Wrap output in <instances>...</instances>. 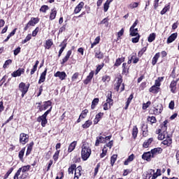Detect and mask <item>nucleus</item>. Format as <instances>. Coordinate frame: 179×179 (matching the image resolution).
Segmentation results:
<instances>
[{
    "label": "nucleus",
    "mask_w": 179,
    "mask_h": 179,
    "mask_svg": "<svg viewBox=\"0 0 179 179\" xmlns=\"http://www.w3.org/2000/svg\"><path fill=\"white\" fill-rule=\"evenodd\" d=\"M17 30V28L14 29L10 33V34H8V36H7V38L4 40L5 43H6V41H9V38H10L13 36H15L16 31Z\"/></svg>",
    "instance_id": "obj_31"
},
{
    "label": "nucleus",
    "mask_w": 179,
    "mask_h": 179,
    "mask_svg": "<svg viewBox=\"0 0 179 179\" xmlns=\"http://www.w3.org/2000/svg\"><path fill=\"white\" fill-rule=\"evenodd\" d=\"M92 155V149L87 143H84L82 145L81 157L83 160L86 161Z\"/></svg>",
    "instance_id": "obj_1"
},
{
    "label": "nucleus",
    "mask_w": 179,
    "mask_h": 179,
    "mask_svg": "<svg viewBox=\"0 0 179 179\" xmlns=\"http://www.w3.org/2000/svg\"><path fill=\"white\" fill-rule=\"evenodd\" d=\"M96 58H98V59H103L104 57V55L101 52H96L95 53Z\"/></svg>",
    "instance_id": "obj_44"
},
{
    "label": "nucleus",
    "mask_w": 179,
    "mask_h": 179,
    "mask_svg": "<svg viewBox=\"0 0 179 179\" xmlns=\"http://www.w3.org/2000/svg\"><path fill=\"white\" fill-rule=\"evenodd\" d=\"M148 174H152V177L151 179H156L157 177H159V175H157L156 173V172H155V170H153V169L148 170Z\"/></svg>",
    "instance_id": "obj_34"
},
{
    "label": "nucleus",
    "mask_w": 179,
    "mask_h": 179,
    "mask_svg": "<svg viewBox=\"0 0 179 179\" xmlns=\"http://www.w3.org/2000/svg\"><path fill=\"white\" fill-rule=\"evenodd\" d=\"M82 166H78L75 169L74 179H79V177L82 176Z\"/></svg>",
    "instance_id": "obj_9"
},
{
    "label": "nucleus",
    "mask_w": 179,
    "mask_h": 179,
    "mask_svg": "<svg viewBox=\"0 0 179 179\" xmlns=\"http://www.w3.org/2000/svg\"><path fill=\"white\" fill-rule=\"evenodd\" d=\"M100 43V36H97L94 41L93 42V43H92L91 45V48H93V47H94V45H97V44H99Z\"/></svg>",
    "instance_id": "obj_43"
},
{
    "label": "nucleus",
    "mask_w": 179,
    "mask_h": 179,
    "mask_svg": "<svg viewBox=\"0 0 179 179\" xmlns=\"http://www.w3.org/2000/svg\"><path fill=\"white\" fill-rule=\"evenodd\" d=\"M151 155H152V157H156L157 155H160L162 152H163V149L162 148H156L152 150H151Z\"/></svg>",
    "instance_id": "obj_8"
},
{
    "label": "nucleus",
    "mask_w": 179,
    "mask_h": 179,
    "mask_svg": "<svg viewBox=\"0 0 179 179\" xmlns=\"http://www.w3.org/2000/svg\"><path fill=\"white\" fill-rule=\"evenodd\" d=\"M20 142L22 143V145H26L29 142V135L21 133L20 134Z\"/></svg>",
    "instance_id": "obj_4"
},
{
    "label": "nucleus",
    "mask_w": 179,
    "mask_h": 179,
    "mask_svg": "<svg viewBox=\"0 0 179 179\" xmlns=\"http://www.w3.org/2000/svg\"><path fill=\"white\" fill-rule=\"evenodd\" d=\"M38 122H41L42 127H45L47 124V117L39 116L37 119Z\"/></svg>",
    "instance_id": "obj_12"
},
{
    "label": "nucleus",
    "mask_w": 179,
    "mask_h": 179,
    "mask_svg": "<svg viewBox=\"0 0 179 179\" xmlns=\"http://www.w3.org/2000/svg\"><path fill=\"white\" fill-rule=\"evenodd\" d=\"M59 157V150H57L53 155V159L57 162L58 160V157Z\"/></svg>",
    "instance_id": "obj_55"
},
{
    "label": "nucleus",
    "mask_w": 179,
    "mask_h": 179,
    "mask_svg": "<svg viewBox=\"0 0 179 179\" xmlns=\"http://www.w3.org/2000/svg\"><path fill=\"white\" fill-rule=\"evenodd\" d=\"M163 77H159L156 80H155V85L154 86H156L157 87H160V82H162L163 80Z\"/></svg>",
    "instance_id": "obj_36"
},
{
    "label": "nucleus",
    "mask_w": 179,
    "mask_h": 179,
    "mask_svg": "<svg viewBox=\"0 0 179 179\" xmlns=\"http://www.w3.org/2000/svg\"><path fill=\"white\" fill-rule=\"evenodd\" d=\"M152 142H153V138H148L143 143V148H145V149H147V148H149V146L152 145Z\"/></svg>",
    "instance_id": "obj_14"
},
{
    "label": "nucleus",
    "mask_w": 179,
    "mask_h": 179,
    "mask_svg": "<svg viewBox=\"0 0 179 179\" xmlns=\"http://www.w3.org/2000/svg\"><path fill=\"white\" fill-rule=\"evenodd\" d=\"M72 55V50H69L65 56V57L62 59V65H64L65 62L69 59V57Z\"/></svg>",
    "instance_id": "obj_17"
},
{
    "label": "nucleus",
    "mask_w": 179,
    "mask_h": 179,
    "mask_svg": "<svg viewBox=\"0 0 179 179\" xmlns=\"http://www.w3.org/2000/svg\"><path fill=\"white\" fill-rule=\"evenodd\" d=\"M176 86L177 80H173L170 85L171 92H172V93H175L176 89H177Z\"/></svg>",
    "instance_id": "obj_21"
},
{
    "label": "nucleus",
    "mask_w": 179,
    "mask_h": 179,
    "mask_svg": "<svg viewBox=\"0 0 179 179\" xmlns=\"http://www.w3.org/2000/svg\"><path fill=\"white\" fill-rule=\"evenodd\" d=\"M38 64H40V62H38V60H37L36 62V64H34L33 69L31 70V75H34V72H36V71H37V66H38Z\"/></svg>",
    "instance_id": "obj_38"
},
{
    "label": "nucleus",
    "mask_w": 179,
    "mask_h": 179,
    "mask_svg": "<svg viewBox=\"0 0 179 179\" xmlns=\"http://www.w3.org/2000/svg\"><path fill=\"white\" fill-rule=\"evenodd\" d=\"M159 89H160V87L153 85L149 89V92H150V93H154V94L159 93Z\"/></svg>",
    "instance_id": "obj_26"
},
{
    "label": "nucleus",
    "mask_w": 179,
    "mask_h": 179,
    "mask_svg": "<svg viewBox=\"0 0 179 179\" xmlns=\"http://www.w3.org/2000/svg\"><path fill=\"white\" fill-rule=\"evenodd\" d=\"M110 107H111V105L108 104V103H105L103 104V110H105V111H107V110H109Z\"/></svg>",
    "instance_id": "obj_63"
},
{
    "label": "nucleus",
    "mask_w": 179,
    "mask_h": 179,
    "mask_svg": "<svg viewBox=\"0 0 179 179\" xmlns=\"http://www.w3.org/2000/svg\"><path fill=\"white\" fill-rule=\"evenodd\" d=\"M177 33L172 34L167 39V43L170 44L171 43H173L177 38Z\"/></svg>",
    "instance_id": "obj_18"
},
{
    "label": "nucleus",
    "mask_w": 179,
    "mask_h": 179,
    "mask_svg": "<svg viewBox=\"0 0 179 179\" xmlns=\"http://www.w3.org/2000/svg\"><path fill=\"white\" fill-rule=\"evenodd\" d=\"M167 131H165V132H162L158 135V139L159 141H163V139H166L167 138Z\"/></svg>",
    "instance_id": "obj_28"
},
{
    "label": "nucleus",
    "mask_w": 179,
    "mask_h": 179,
    "mask_svg": "<svg viewBox=\"0 0 179 179\" xmlns=\"http://www.w3.org/2000/svg\"><path fill=\"white\" fill-rule=\"evenodd\" d=\"M87 113H89V110L87 109L83 110L81 114L80 115V118H85L86 115H87Z\"/></svg>",
    "instance_id": "obj_48"
},
{
    "label": "nucleus",
    "mask_w": 179,
    "mask_h": 179,
    "mask_svg": "<svg viewBox=\"0 0 179 179\" xmlns=\"http://www.w3.org/2000/svg\"><path fill=\"white\" fill-rule=\"evenodd\" d=\"M132 99H134V94H131L129 96L127 101L126 102L124 110H128V107H129V104H131V101H132Z\"/></svg>",
    "instance_id": "obj_24"
},
{
    "label": "nucleus",
    "mask_w": 179,
    "mask_h": 179,
    "mask_svg": "<svg viewBox=\"0 0 179 179\" xmlns=\"http://www.w3.org/2000/svg\"><path fill=\"white\" fill-rule=\"evenodd\" d=\"M134 160V154H131L124 162V166H128L129 163Z\"/></svg>",
    "instance_id": "obj_40"
},
{
    "label": "nucleus",
    "mask_w": 179,
    "mask_h": 179,
    "mask_svg": "<svg viewBox=\"0 0 179 179\" xmlns=\"http://www.w3.org/2000/svg\"><path fill=\"white\" fill-rule=\"evenodd\" d=\"M124 57L118 58L115 63V66H120L121 64L124 62Z\"/></svg>",
    "instance_id": "obj_33"
},
{
    "label": "nucleus",
    "mask_w": 179,
    "mask_h": 179,
    "mask_svg": "<svg viewBox=\"0 0 179 179\" xmlns=\"http://www.w3.org/2000/svg\"><path fill=\"white\" fill-rule=\"evenodd\" d=\"M117 155H113L110 158V164L111 166H114V163L117 161Z\"/></svg>",
    "instance_id": "obj_49"
},
{
    "label": "nucleus",
    "mask_w": 179,
    "mask_h": 179,
    "mask_svg": "<svg viewBox=\"0 0 179 179\" xmlns=\"http://www.w3.org/2000/svg\"><path fill=\"white\" fill-rule=\"evenodd\" d=\"M148 121L149 122H151V124H156V117H155V116H149L148 117Z\"/></svg>",
    "instance_id": "obj_45"
},
{
    "label": "nucleus",
    "mask_w": 179,
    "mask_h": 179,
    "mask_svg": "<svg viewBox=\"0 0 179 179\" xmlns=\"http://www.w3.org/2000/svg\"><path fill=\"white\" fill-rule=\"evenodd\" d=\"M159 58H160V53L158 52L157 53L154 57L152 58V65H156V64L157 63V60L159 59Z\"/></svg>",
    "instance_id": "obj_29"
},
{
    "label": "nucleus",
    "mask_w": 179,
    "mask_h": 179,
    "mask_svg": "<svg viewBox=\"0 0 179 179\" xmlns=\"http://www.w3.org/2000/svg\"><path fill=\"white\" fill-rule=\"evenodd\" d=\"M19 90L22 92V97H24V94L27 93V90H29V87L26 86L24 83H20L19 85Z\"/></svg>",
    "instance_id": "obj_3"
},
{
    "label": "nucleus",
    "mask_w": 179,
    "mask_h": 179,
    "mask_svg": "<svg viewBox=\"0 0 179 179\" xmlns=\"http://www.w3.org/2000/svg\"><path fill=\"white\" fill-rule=\"evenodd\" d=\"M93 76H94V71H91L87 76V78L90 80H92V79H93Z\"/></svg>",
    "instance_id": "obj_62"
},
{
    "label": "nucleus",
    "mask_w": 179,
    "mask_h": 179,
    "mask_svg": "<svg viewBox=\"0 0 179 179\" xmlns=\"http://www.w3.org/2000/svg\"><path fill=\"white\" fill-rule=\"evenodd\" d=\"M85 6V3L80 2L75 8L74 13H79L83 8V6Z\"/></svg>",
    "instance_id": "obj_15"
},
{
    "label": "nucleus",
    "mask_w": 179,
    "mask_h": 179,
    "mask_svg": "<svg viewBox=\"0 0 179 179\" xmlns=\"http://www.w3.org/2000/svg\"><path fill=\"white\" fill-rule=\"evenodd\" d=\"M155 38H156V34L155 33L150 34V36H148V42L152 43V41H155Z\"/></svg>",
    "instance_id": "obj_35"
},
{
    "label": "nucleus",
    "mask_w": 179,
    "mask_h": 179,
    "mask_svg": "<svg viewBox=\"0 0 179 179\" xmlns=\"http://www.w3.org/2000/svg\"><path fill=\"white\" fill-rule=\"evenodd\" d=\"M169 123V121L165 120L164 122V124L162 125V127H161V129H159L156 131V134H158L159 135H160V134H162L163 132H166V131H167V124Z\"/></svg>",
    "instance_id": "obj_5"
},
{
    "label": "nucleus",
    "mask_w": 179,
    "mask_h": 179,
    "mask_svg": "<svg viewBox=\"0 0 179 179\" xmlns=\"http://www.w3.org/2000/svg\"><path fill=\"white\" fill-rule=\"evenodd\" d=\"M76 169V164H72L68 169L69 174H73V171Z\"/></svg>",
    "instance_id": "obj_41"
},
{
    "label": "nucleus",
    "mask_w": 179,
    "mask_h": 179,
    "mask_svg": "<svg viewBox=\"0 0 179 179\" xmlns=\"http://www.w3.org/2000/svg\"><path fill=\"white\" fill-rule=\"evenodd\" d=\"M100 143H106V138L103 136L96 137V141L95 143V146H99Z\"/></svg>",
    "instance_id": "obj_13"
},
{
    "label": "nucleus",
    "mask_w": 179,
    "mask_h": 179,
    "mask_svg": "<svg viewBox=\"0 0 179 179\" xmlns=\"http://www.w3.org/2000/svg\"><path fill=\"white\" fill-rule=\"evenodd\" d=\"M99 24H105L106 27H108V18H104L102 20Z\"/></svg>",
    "instance_id": "obj_50"
},
{
    "label": "nucleus",
    "mask_w": 179,
    "mask_h": 179,
    "mask_svg": "<svg viewBox=\"0 0 179 179\" xmlns=\"http://www.w3.org/2000/svg\"><path fill=\"white\" fill-rule=\"evenodd\" d=\"M132 136L134 139L138 136V127H136V126H134L133 128Z\"/></svg>",
    "instance_id": "obj_37"
},
{
    "label": "nucleus",
    "mask_w": 179,
    "mask_h": 179,
    "mask_svg": "<svg viewBox=\"0 0 179 179\" xmlns=\"http://www.w3.org/2000/svg\"><path fill=\"white\" fill-rule=\"evenodd\" d=\"M130 35L132 36V37L135 36H139V34H138V28L133 29L131 30L130 28Z\"/></svg>",
    "instance_id": "obj_39"
},
{
    "label": "nucleus",
    "mask_w": 179,
    "mask_h": 179,
    "mask_svg": "<svg viewBox=\"0 0 179 179\" xmlns=\"http://www.w3.org/2000/svg\"><path fill=\"white\" fill-rule=\"evenodd\" d=\"M30 40H31V34H28L22 43V44H26V43H27V41H30Z\"/></svg>",
    "instance_id": "obj_52"
},
{
    "label": "nucleus",
    "mask_w": 179,
    "mask_h": 179,
    "mask_svg": "<svg viewBox=\"0 0 179 179\" xmlns=\"http://www.w3.org/2000/svg\"><path fill=\"white\" fill-rule=\"evenodd\" d=\"M38 22V18L32 17L31 20L28 22V24H29V26H34L35 24H37Z\"/></svg>",
    "instance_id": "obj_32"
},
{
    "label": "nucleus",
    "mask_w": 179,
    "mask_h": 179,
    "mask_svg": "<svg viewBox=\"0 0 179 179\" xmlns=\"http://www.w3.org/2000/svg\"><path fill=\"white\" fill-rule=\"evenodd\" d=\"M30 170V165H27V166H24L21 168H20L17 171H20V173H26L27 171H29Z\"/></svg>",
    "instance_id": "obj_23"
},
{
    "label": "nucleus",
    "mask_w": 179,
    "mask_h": 179,
    "mask_svg": "<svg viewBox=\"0 0 179 179\" xmlns=\"http://www.w3.org/2000/svg\"><path fill=\"white\" fill-rule=\"evenodd\" d=\"M10 64H12L11 59L6 60L3 66V68H8V65H10Z\"/></svg>",
    "instance_id": "obj_59"
},
{
    "label": "nucleus",
    "mask_w": 179,
    "mask_h": 179,
    "mask_svg": "<svg viewBox=\"0 0 179 179\" xmlns=\"http://www.w3.org/2000/svg\"><path fill=\"white\" fill-rule=\"evenodd\" d=\"M152 104V102L148 101L145 103L143 104V110H146V108H148V107Z\"/></svg>",
    "instance_id": "obj_58"
},
{
    "label": "nucleus",
    "mask_w": 179,
    "mask_h": 179,
    "mask_svg": "<svg viewBox=\"0 0 179 179\" xmlns=\"http://www.w3.org/2000/svg\"><path fill=\"white\" fill-rule=\"evenodd\" d=\"M99 98H95L94 99V100L92 101V106H91V108L92 110H94V108H96V106H97V104H99Z\"/></svg>",
    "instance_id": "obj_30"
},
{
    "label": "nucleus",
    "mask_w": 179,
    "mask_h": 179,
    "mask_svg": "<svg viewBox=\"0 0 179 179\" xmlns=\"http://www.w3.org/2000/svg\"><path fill=\"white\" fill-rule=\"evenodd\" d=\"M106 103L109 104V106H113V100L111 99V94L108 98L106 99Z\"/></svg>",
    "instance_id": "obj_64"
},
{
    "label": "nucleus",
    "mask_w": 179,
    "mask_h": 179,
    "mask_svg": "<svg viewBox=\"0 0 179 179\" xmlns=\"http://www.w3.org/2000/svg\"><path fill=\"white\" fill-rule=\"evenodd\" d=\"M18 156H19L20 160H23V156H24V149H22L19 152V155Z\"/></svg>",
    "instance_id": "obj_57"
},
{
    "label": "nucleus",
    "mask_w": 179,
    "mask_h": 179,
    "mask_svg": "<svg viewBox=\"0 0 179 179\" xmlns=\"http://www.w3.org/2000/svg\"><path fill=\"white\" fill-rule=\"evenodd\" d=\"M49 8L48 6H42L40 8L41 12H43V13H45L47 10H48Z\"/></svg>",
    "instance_id": "obj_54"
},
{
    "label": "nucleus",
    "mask_w": 179,
    "mask_h": 179,
    "mask_svg": "<svg viewBox=\"0 0 179 179\" xmlns=\"http://www.w3.org/2000/svg\"><path fill=\"white\" fill-rule=\"evenodd\" d=\"M12 171H13V168H10L8 172L6 173V174L4 176V179H6L9 177V176H10V174L12 173Z\"/></svg>",
    "instance_id": "obj_56"
},
{
    "label": "nucleus",
    "mask_w": 179,
    "mask_h": 179,
    "mask_svg": "<svg viewBox=\"0 0 179 179\" xmlns=\"http://www.w3.org/2000/svg\"><path fill=\"white\" fill-rule=\"evenodd\" d=\"M92 124H93V122L90 120H87L85 122L84 124H83V128H84L85 129L89 128L90 127V125H92Z\"/></svg>",
    "instance_id": "obj_42"
},
{
    "label": "nucleus",
    "mask_w": 179,
    "mask_h": 179,
    "mask_svg": "<svg viewBox=\"0 0 179 179\" xmlns=\"http://www.w3.org/2000/svg\"><path fill=\"white\" fill-rule=\"evenodd\" d=\"M138 5L139 3L134 2L129 4V8H130V9H134V8H138Z\"/></svg>",
    "instance_id": "obj_53"
},
{
    "label": "nucleus",
    "mask_w": 179,
    "mask_h": 179,
    "mask_svg": "<svg viewBox=\"0 0 179 179\" xmlns=\"http://www.w3.org/2000/svg\"><path fill=\"white\" fill-rule=\"evenodd\" d=\"M76 144H77V142L73 141L69 145V148H68V152L69 153H71V152H73V150H75V148H76Z\"/></svg>",
    "instance_id": "obj_22"
},
{
    "label": "nucleus",
    "mask_w": 179,
    "mask_h": 179,
    "mask_svg": "<svg viewBox=\"0 0 179 179\" xmlns=\"http://www.w3.org/2000/svg\"><path fill=\"white\" fill-rule=\"evenodd\" d=\"M51 45H52V41L51 40L46 41L45 48L47 50H50V48H51Z\"/></svg>",
    "instance_id": "obj_46"
},
{
    "label": "nucleus",
    "mask_w": 179,
    "mask_h": 179,
    "mask_svg": "<svg viewBox=\"0 0 179 179\" xmlns=\"http://www.w3.org/2000/svg\"><path fill=\"white\" fill-rule=\"evenodd\" d=\"M46 75H47V69H45V70L41 73L40 79L38 80L39 84H41L45 82Z\"/></svg>",
    "instance_id": "obj_16"
},
{
    "label": "nucleus",
    "mask_w": 179,
    "mask_h": 179,
    "mask_svg": "<svg viewBox=\"0 0 179 179\" xmlns=\"http://www.w3.org/2000/svg\"><path fill=\"white\" fill-rule=\"evenodd\" d=\"M56 16H57V9L53 8V9H52L51 13H50V20H54V19H55Z\"/></svg>",
    "instance_id": "obj_25"
},
{
    "label": "nucleus",
    "mask_w": 179,
    "mask_h": 179,
    "mask_svg": "<svg viewBox=\"0 0 179 179\" xmlns=\"http://www.w3.org/2000/svg\"><path fill=\"white\" fill-rule=\"evenodd\" d=\"M113 2V0H107L103 5V10L104 12H107L108 10V8H110V3Z\"/></svg>",
    "instance_id": "obj_27"
},
{
    "label": "nucleus",
    "mask_w": 179,
    "mask_h": 179,
    "mask_svg": "<svg viewBox=\"0 0 179 179\" xmlns=\"http://www.w3.org/2000/svg\"><path fill=\"white\" fill-rule=\"evenodd\" d=\"M63 46L61 48V49L59 50V55H58V57H61V55H62V52H64V50H65V48H66V41H64L62 44L60 45V47L61 45Z\"/></svg>",
    "instance_id": "obj_20"
},
{
    "label": "nucleus",
    "mask_w": 179,
    "mask_h": 179,
    "mask_svg": "<svg viewBox=\"0 0 179 179\" xmlns=\"http://www.w3.org/2000/svg\"><path fill=\"white\" fill-rule=\"evenodd\" d=\"M111 80L110 76H103L102 77V81L106 83V82L108 83Z\"/></svg>",
    "instance_id": "obj_51"
},
{
    "label": "nucleus",
    "mask_w": 179,
    "mask_h": 179,
    "mask_svg": "<svg viewBox=\"0 0 179 179\" xmlns=\"http://www.w3.org/2000/svg\"><path fill=\"white\" fill-rule=\"evenodd\" d=\"M153 158L154 157L152 156L151 151L144 152L142 155V159H143V160H147V162H150V160H152Z\"/></svg>",
    "instance_id": "obj_6"
},
{
    "label": "nucleus",
    "mask_w": 179,
    "mask_h": 179,
    "mask_svg": "<svg viewBox=\"0 0 179 179\" xmlns=\"http://www.w3.org/2000/svg\"><path fill=\"white\" fill-rule=\"evenodd\" d=\"M24 73V69H19L16 71L13 72L11 74V76H13V78H17V76H20V75H22V73Z\"/></svg>",
    "instance_id": "obj_11"
},
{
    "label": "nucleus",
    "mask_w": 179,
    "mask_h": 179,
    "mask_svg": "<svg viewBox=\"0 0 179 179\" xmlns=\"http://www.w3.org/2000/svg\"><path fill=\"white\" fill-rule=\"evenodd\" d=\"M54 76L55 78H59L60 80H65V78H66V73L64 71H57L56 73L54 74Z\"/></svg>",
    "instance_id": "obj_7"
},
{
    "label": "nucleus",
    "mask_w": 179,
    "mask_h": 179,
    "mask_svg": "<svg viewBox=\"0 0 179 179\" xmlns=\"http://www.w3.org/2000/svg\"><path fill=\"white\" fill-rule=\"evenodd\" d=\"M162 111H163V106L162 103L155 105L153 108V114L155 115H159V114H162Z\"/></svg>",
    "instance_id": "obj_2"
},
{
    "label": "nucleus",
    "mask_w": 179,
    "mask_h": 179,
    "mask_svg": "<svg viewBox=\"0 0 179 179\" xmlns=\"http://www.w3.org/2000/svg\"><path fill=\"white\" fill-rule=\"evenodd\" d=\"M99 169H100V164H98L96 165V168L94 169V177H96V176H97V173H99Z\"/></svg>",
    "instance_id": "obj_60"
},
{
    "label": "nucleus",
    "mask_w": 179,
    "mask_h": 179,
    "mask_svg": "<svg viewBox=\"0 0 179 179\" xmlns=\"http://www.w3.org/2000/svg\"><path fill=\"white\" fill-rule=\"evenodd\" d=\"M48 107H51V101H48L45 102L43 106H41L39 108V111H43L44 110H47V108H48Z\"/></svg>",
    "instance_id": "obj_19"
},
{
    "label": "nucleus",
    "mask_w": 179,
    "mask_h": 179,
    "mask_svg": "<svg viewBox=\"0 0 179 179\" xmlns=\"http://www.w3.org/2000/svg\"><path fill=\"white\" fill-rule=\"evenodd\" d=\"M107 148L106 146L103 147V150H102V153L100 155V157L101 159H103V157H106V155H107Z\"/></svg>",
    "instance_id": "obj_47"
},
{
    "label": "nucleus",
    "mask_w": 179,
    "mask_h": 179,
    "mask_svg": "<svg viewBox=\"0 0 179 179\" xmlns=\"http://www.w3.org/2000/svg\"><path fill=\"white\" fill-rule=\"evenodd\" d=\"M79 76V73H75L71 77V80L73 82L78 79Z\"/></svg>",
    "instance_id": "obj_61"
},
{
    "label": "nucleus",
    "mask_w": 179,
    "mask_h": 179,
    "mask_svg": "<svg viewBox=\"0 0 179 179\" xmlns=\"http://www.w3.org/2000/svg\"><path fill=\"white\" fill-rule=\"evenodd\" d=\"M162 145H164L165 146H170L171 143H173V141L171 140V137L169 136V135H166V138L162 142Z\"/></svg>",
    "instance_id": "obj_10"
}]
</instances>
